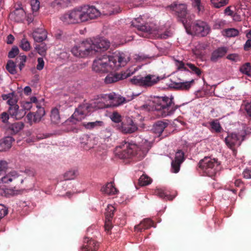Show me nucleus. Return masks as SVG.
I'll return each mask as SVG.
<instances>
[{
  "mask_svg": "<svg viewBox=\"0 0 251 251\" xmlns=\"http://www.w3.org/2000/svg\"><path fill=\"white\" fill-rule=\"evenodd\" d=\"M100 12L94 6L84 5L69 10L60 17V20L66 25H75L95 19Z\"/></svg>",
  "mask_w": 251,
  "mask_h": 251,
  "instance_id": "1",
  "label": "nucleus"
},
{
  "mask_svg": "<svg viewBox=\"0 0 251 251\" xmlns=\"http://www.w3.org/2000/svg\"><path fill=\"white\" fill-rule=\"evenodd\" d=\"M109 46L110 42L107 39L100 38L95 39L94 41L91 40L83 41L78 45L74 47L71 52L77 57L85 58L96 52L104 51Z\"/></svg>",
  "mask_w": 251,
  "mask_h": 251,
  "instance_id": "2",
  "label": "nucleus"
},
{
  "mask_svg": "<svg viewBox=\"0 0 251 251\" xmlns=\"http://www.w3.org/2000/svg\"><path fill=\"white\" fill-rule=\"evenodd\" d=\"M119 148L123 149L118 153V156L120 159H124L135 157L138 160L144 158L150 148L149 143L146 142L140 146L135 143L126 142Z\"/></svg>",
  "mask_w": 251,
  "mask_h": 251,
  "instance_id": "3",
  "label": "nucleus"
},
{
  "mask_svg": "<svg viewBox=\"0 0 251 251\" xmlns=\"http://www.w3.org/2000/svg\"><path fill=\"white\" fill-rule=\"evenodd\" d=\"M179 107L175 104L173 96L159 97L156 100L155 104V109L158 111V114L162 117L173 114Z\"/></svg>",
  "mask_w": 251,
  "mask_h": 251,
  "instance_id": "4",
  "label": "nucleus"
},
{
  "mask_svg": "<svg viewBox=\"0 0 251 251\" xmlns=\"http://www.w3.org/2000/svg\"><path fill=\"white\" fill-rule=\"evenodd\" d=\"M193 19H190L189 22L183 25L189 34H193L200 35L201 36H205L209 32L210 28L206 23L201 21H196L195 22H192Z\"/></svg>",
  "mask_w": 251,
  "mask_h": 251,
  "instance_id": "5",
  "label": "nucleus"
},
{
  "mask_svg": "<svg viewBox=\"0 0 251 251\" xmlns=\"http://www.w3.org/2000/svg\"><path fill=\"white\" fill-rule=\"evenodd\" d=\"M219 165V163L215 158L205 157L199 162V167L204 175L212 177L216 174Z\"/></svg>",
  "mask_w": 251,
  "mask_h": 251,
  "instance_id": "6",
  "label": "nucleus"
},
{
  "mask_svg": "<svg viewBox=\"0 0 251 251\" xmlns=\"http://www.w3.org/2000/svg\"><path fill=\"white\" fill-rule=\"evenodd\" d=\"M168 7L173 11H174L182 23L183 25L186 24L189 19H194V16L189 13L187 9L186 4L179 3L178 1L174 2Z\"/></svg>",
  "mask_w": 251,
  "mask_h": 251,
  "instance_id": "7",
  "label": "nucleus"
},
{
  "mask_svg": "<svg viewBox=\"0 0 251 251\" xmlns=\"http://www.w3.org/2000/svg\"><path fill=\"white\" fill-rule=\"evenodd\" d=\"M159 80L158 76L149 74L144 76H134L130 79V82L136 86L147 88L156 84Z\"/></svg>",
  "mask_w": 251,
  "mask_h": 251,
  "instance_id": "8",
  "label": "nucleus"
},
{
  "mask_svg": "<svg viewBox=\"0 0 251 251\" xmlns=\"http://www.w3.org/2000/svg\"><path fill=\"white\" fill-rule=\"evenodd\" d=\"M115 66L114 64H112L109 62L108 56H103L102 58H98L93 61L92 69L96 73H103L114 71L113 67Z\"/></svg>",
  "mask_w": 251,
  "mask_h": 251,
  "instance_id": "9",
  "label": "nucleus"
},
{
  "mask_svg": "<svg viewBox=\"0 0 251 251\" xmlns=\"http://www.w3.org/2000/svg\"><path fill=\"white\" fill-rule=\"evenodd\" d=\"M131 25L137 28V34L145 38L149 37V35L153 33V29L148 23H145L143 19L139 17L132 22Z\"/></svg>",
  "mask_w": 251,
  "mask_h": 251,
  "instance_id": "10",
  "label": "nucleus"
},
{
  "mask_svg": "<svg viewBox=\"0 0 251 251\" xmlns=\"http://www.w3.org/2000/svg\"><path fill=\"white\" fill-rule=\"evenodd\" d=\"M90 105L88 103H86L80 104L75 109L74 114L70 118V122L75 123V121H81L87 114Z\"/></svg>",
  "mask_w": 251,
  "mask_h": 251,
  "instance_id": "11",
  "label": "nucleus"
},
{
  "mask_svg": "<svg viewBox=\"0 0 251 251\" xmlns=\"http://www.w3.org/2000/svg\"><path fill=\"white\" fill-rule=\"evenodd\" d=\"M108 56L109 62L115 65V66L113 67L114 71L118 70L121 66H124L126 63V60L123 53H115L114 55Z\"/></svg>",
  "mask_w": 251,
  "mask_h": 251,
  "instance_id": "12",
  "label": "nucleus"
},
{
  "mask_svg": "<svg viewBox=\"0 0 251 251\" xmlns=\"http://www.w3.org/2000/svg\"><path fill=\"white\" fill-rule=\"evenodd\" d=\"M184 153L181 150H178L175 154L174 160L171 163L172 171L174 173H178L180 170L181 163L184 161Z\"/></svg>",
  "mask_w": 251,
  "mask_h": 251,
  "instance_id": "13",
  "label": "nucleus"
},
{
  "mask_svg": "<svg viewBox=\"0 0 251 251\" xmlns=\"http://www.w3.org/2000/svg\"><path fill=\"white\" fill-rule=\"evenodd\" d=\"M36 107L37 110L35 112H30L27 115V118L30 123L39 122L45 114L44 108L41 104L37 105Z\"/></svg>",
  "mask_w": 251,
  "mask_h": 251,
  "instance_id": "14",
  "label": "nucleus"
},
{
  "mask_svg": "<svg viewBox=\"0 0 251 251\" xmlns=\"http://www.w3.org/2000/svg\"><path fill=\"white\" fill-rule=\"evenodd\" d=\"M111 3L105 4L103 8L102 13L105 15H110L118 13L121 8L117 4V1H111Z\"/></svg>",
  "mask_w": 251,
  "mask_h": 251,
  "instance_id": "15",
  "label": "nucleus"
},
{
  "mask_svg": "<svg viewBox=\"0 0 251 251\" xmlns=\"http://www.w3.org/2000/svg\"><path fill=\"white\" fill-rule=\"evenodd\" d=\"M99 243L89 237H85L84 239L83 245L81 248V250H85V251H97L99 249Z\"/></svg>",
  "mask_w": 251,
  "mask_h": 251,
  "instance_id": "16",
  "label": "nucleus"
},
{
  "mask_svg": "<svg viewBox=\"0 0 251 251\" xmlns=\"http://www.w3.org/2000/svg\"><path fill=\"white\" fill-rule=\"evenodd\" d=\"M128 76L125 73H117L111 72L104 78L106 84H111L116 82L120 80L126 78Z\"/></svg>",
  "mask_w": 251,
  "mask_h": 251,
  "instance_id": "17",
  "label": "nucleus"
},
{
  "mask_svg": "<svg viewBox=\"0 0 251 251\" xmlns=\"http://www.w3.org/2000/svg\"><path fill=\"white\" fill-rule=\"evenodd\" d=\"M13 181L17 184L18 182L22 184L24 182V179L21 176H18L15 172H11L0 178V181L4 183H7Z\"/></svg>",
  "mask_w": 251,
  "mask_h": 251,
  "instance_id": "18",
  "label": "nucleus"
},
{
  "mask_svg": "<svg viewBox=\"0 0 251 251\" xmlns=\"http://www.w3.org/2000/svg\"><path fill=\"white\" fill-rule=\"evenodd\" d=\"M8 112L11 117L17 120L21 119L25 116L26 113L23 109H19L18 105L9 106Z\"/></svg>",
  "mask_w": 251,
  "mask_h": 251,
  "instance_id": "19",
  "label": "nucleus"
},
{
  "mask_svg": "<svg viewBox=\"0 0 251 251\" xmlns=\"http://www.w3.org/2000/svg\"><path fill=\"white\" fill-rule=\"evenodd\" d=\"M226 145L230 149H233L236 145L239 146V138L237 134L231 133L225 138Z\"/></svg>",
  "mask_w": 251,
  "mask_h": 251,
  "instance_id": "20",
  "label": "nucleus"
},
{
  "mask_svg": "<svg viewBox=\"0 0 251 251\" xmlns=\"http://www.w3.org/2000/svg\"><path fill=\"white\" fill-rule=\"evenodd\" d=\"M153 226V222L150 219H144L140 223L135 226V230L137 231L142 232Z\"/></svg>",
  "mask_w": 251,
  "mask_h": 251,
  "instance_id": "21",
  "label": "nucleus"
},
{
  "mask_svg": "<svg viewBox=\"0 0 251 251\" xmlns=\"http://www.w3.org/2000/svg\"><path fill=\"white\" fill-rule=\"evenodd\" d=\"M119 129L124 133H131L137 129V126L134 124L132 120H130L128 124L121 123L119 127Z\"/></svg>",
  "mask_w": 251,
  "mask_h": 251,
  "instance_id": "22",
  "label": "nucleus"
},
{
  "mask_svg": "<svg viewBox=\"0 0 251 251\" xmlns=\"http://www.w3.org/2000/svg\"><path fill=\"white\" fill-rule=\"evenodd\" d=\"M14 139L11 136H7L3 140H0V151H5L8 150L12 146Z\"/></svg>",
  "mask_w": 251,
  "mask_h": 251,
  "instance_id": "23",
  "label": "nucleus"
},
{
  "mask_svg": "<svg viewBox=\"0 0 251 251\" xmlns=\"http://www.w3.org/2000/svg\"><path fill=\"white\" fill-rule=\"evenodd\" d=\"M34 41L36 42H42L47 38V33L43 29H38L32 33Z\"/></svg>",
  "mask_w": 251,
  "mask_h": 251,
  "instance_id": "24",
  "label": "nucleus"
},
{
  "mask_svg": "<svg viewBox=\"0 0 251 251\" xmlns=\"http://www.w3.org/2000/svg\"><path fill=\"white\" fill-rule=\"evenodd\" d=\"M227 51L226 47H220L215 50L212 53L211 60L216 62L219 58L223 57Z\"/></svg>",
  "mask_w": 251,
  "mask_h": 251,
  "instance_id": "25",
  "label": "nucleus"
},
{
  "mask_svg": "<svg viewBox=\"0 0 251 251\" xmlns=\"http://www.w3.org/2000/svg\"><path fill=\"white\" fill-rule=\"evenodd\" d=\"M24 127V124L21 122H16L11 124L7 128V131L11 134H16Z\"/></svg>",
  "mask_w": 251,
  "mask_h": 251,
  "instance_id": "26",
  "label": "nucleus"
},
{
  "mask_svg": "<svg viewBox=\"0 0 251 251\" xmlns=\"http://www.w3.org/2000/svg\"><path fill=\"white\" fill-rule=\"evenodd\" d=\"M168 126V124L161 121L156 122L153 125L152 130L158 135L161 136L164 129Z\"/></svg>",
  "mask_w": 251,
  "mask_h": 251,
  "instance_id": "27",
  "label": "nucleus"
},
{
  "mask_svg": "<svg viewBox=\"0 0 251 251\" xmlns=\"http://www.w3.org/2000/svg\"><path fill=\"white\" fill-rule=\"evenodd\" d=\"M101 191L107 195H114L117 192V189L111 182L107 183L101 188Z\"/></svg>",
  "mask_w": 251,
  "mask_h": 251,
  "instance_id": "28",
  "label": "nucleus"
},
{
  "mask_svg": "<svg viewBox=\"0 0 251 251\" xmlns=\"http://www.w3.org/2000/svg\"><path fill=\"white\" fill-rule=\"evenodd\" d=\"M154 194L159 198L172 201L174 197L168 194L165 190L162 188H156L154 191Z\"/></svg>",
  "mask_w": 251,
  "mask_h": 251,
  "instance_id": "29",
  "label": "nucleus"
},
{
  "mask_svg": "<svg viewBox=\"0 0 251 251\" xmlns=\"http://www.w3.org/2000/svg\"><path fill=\"white\" fill-rule=\"evenodd\" d=\"M194 82V80L191 81L180 82L175 84V88L177 89L182 90H188L191 87V85Z\"/></svg>",
  "mask_w": 251,
  "mask_h": 251,
  "instance_id": "30",
  "label": "nucleus"
},
{
  "mask_svg": "<svg viewBox=\"0 0 251 251\" xmlns=\"http://www.w3.org/2000/svg\"><path fill=\"white\" fill-rule=\"evenodd\" d=\"M50 120L52 123L54 124H58L60 123V117L59 110L55 107L51 111Z\"/></svg>",
  "mask_w": 251,
  "mask_h": 251,
  "instance_id": "31",
  "label": "nucleus"
},
{
  "mask_svg": "<svg viewBox=\"0 0 251 251\" xmlns=\"http://www.w3.org/2000/svg\"><path fill=\"white\" fill-rule=\"evenodd\" d=\"M15 20L17 22H22L25 19V13L24 9L14 10Z\"/></svg>",
  "mask_w": 251,
  "mask_h": 251,
  "instance_id": "32",
  "label": "nucleus"
},
{
  "mask_svg": "<svg viewBox=\"0 0 251 251\" xmlns=\"http://www.w3.org/2000/svg\"><path fill=\"white\" fill-rule=\"evenodd\" d=\"M103 125V123L102 121H97L94 122H83L82 125L84 126L86 128L91 129L97 126H101Z\"/></svg>",
  "mask_w": 251,
  "mask_h": 251,
  "instance_id": "33",
  "label": "nucleus"
},
{
  "mask_svg": "<svg viewBox=\"0 0 251 251\" xmlns=\"http://www.w3.org/2000/svg\"><path fill=\"white\" fill-rule=\"evenodd\" d=\"M151 178L146 175H142L139 179V184L142 186L148 185L151 184Z\"/></svg>",
  "mask_w": 251,
  "mask_h": 251,
  "instance_id": "34",
  "label": "nucleus"
},
{
  "mask_svg": "<svg viewBox=\"0 0 251 251\" xmlns=\"http://www.w3.org/2000/svg\"><path fill=\"white\" fill-rule=\"evenodd\" d=\"M6 69L11 74L14 75L17 73L16 70V63L12 60H9L7 61L6 65Z\"/></svg>",
  "mask_w": 251,
  "mask_h": 251,
  "instance_id": "35",
  "label": "nucleus"
},
{
  "mask_svg": "<svg viewBox=\"0 0 251 251\" xmlns=\"http://www.w3.org/2000/svg\"><path fill=\"white\" fill-rule=\"evenodd\" d=\"M77 175V171L75 170H70L66 172L64 175L65 180H72L75 179Z\"/></svg>",
  "mask_w": 251,
  "mask_h": 251,
  "instance_id": "36",
  "label": "nucleus"
},
{
  "mask_svg": "<svg viewBox=\"0 0 251 251\" xmlns=\"http://www.w3.org/2000/svg\"><path fill=\"white\" fill-rule=\"evenodd\" d=\"M115 208L112 205H108L105 213V219L112 220L114 216Z\"/></svg>",
  "mask_w": 251,
  "mask_h": 251,
  "instance_id": "37",
  "label": "nucleus"
},
{
  "mask_svg": "<svg viewBox=\"0 0 251 251\" xmlns=\"http://www.w3.org/2000/svg\"><path fill=\"white\" fill-rule=\"evenodd\" d=\"M26 61V56L25 55H20L16 59V63H19V68L21 71L25 66V63Z\"/></svg>",
  "mask_w": 251,
  "mask_h": 251,
  "instance_id": "38",
  "label": "nucleus"
},
{
  "mask_svg": "<svg viewBox=\"0 0 251 251\" xmlns=\"http://www.w3.org/2000/svg\"><path fill=\"white\" fill-rule=\"evenodd\" d=\"M175 66L176 67L177 70H184L187 72L190 71L186 67V64H185L182 61H179L177 59H174Z\"/></svg>",
  "mask_w": 251,
  "mask_h": 251,
  "instance_id": "39",
  "label": "nucleus"
},
{
  "mask_svg": "<svg viewBox=\"0 0 251 251\" xmlns=\"http://www.w3.org/2000/svg\"><path fill=\"white\" fill-rule=\"evenodd\" d=\"M35 48L39 54L41 55H45L47 47L45 43H41L36 45Z\"/></svg>",
  "mask_w": 251,
  "mask_h": 251,
  "instance_id": "40",
  "label": "nucleus"
},
{
  "mask_svg": "<svg viewBox=\"0 0 251 251\" xmlns=\"http://www.w3.org/2000/svg\"><path fill=\"white\" fill-rule=\"evenodd\" d=\"M251 70V66L250 63H246L245 64L243 65L240 68V71L248 76L250 75V71Z\"/></svg>",
  "mask_w": 251,
  "mask_h": 251,
  "instance_id": "41",
  "label": "nucleus"
},
{
  "mask_svg": "<svg viewBox=\"0 0 251 251\" xmlns=\"http://www.w3.org/2000/svg\"><path fill=\"white\" fill-rule=\"evenodd\" d=\"M211 127L212 129H213L215 132L217 133L221 132L222 128L219 123L217 121H213L210 123Z\"/></svg>",
  "mask_w": 251,
  "mask_h": 251,
  "instance_id": "42",
  "label": "nucleus"
},
{
  "mask_svg": "<svg viewBox=\"0 0 251 251\" xmlns=\"http://www.w3.org/2000/svg\"><path fill=\"white\" fill-rule=\"evenodd\" d=\"M110 118L113 122L116 123H119L122 122V116L117 111L113 112L111 115Z\"/></svg>",
  "mask_w": 251,
  "mask_h": 251,
  "instance_id": "43",
  "label": "nucleus"
},
{
  "mask_svg": "<svg viewBox=\"0 0 251 251\" xmlns=\"http://www.w3.org/2000/svg\"><path fill=\"white\" fill-rule=\"evenodd\" d=\"M186 65L191 70V71H190L189 72L194 73L198 75H201V71L200 69L199 68L197 67L195 65L190 63H186Z\"/></svg>",
  "mask_w": 251,
  "mask_h": 251,
  "instance_id": "44",
  "label": "nucleus"
},
{
  "mask_svg": "<svg viewBox=\"0 0 251 251\" xmlns=\"http://www.w3.org/2000/svg\"><path fill=\"white\" fill-rule=\"evenodd\" d=\"M186 65L191 70V71H190L189 72L194 73L198 75H201V71L200 69L199 68L197 67L195 65L190 63H186Z\"/></svg>",
  "mask_w": 251,
  "mask_h": 251,
  "instance_id": "45",
  "label": "nucleus"
},
{
  "mask_svg": "<svg viewBox=\"0 0 251 251\" xmlns=\"http://www.w3.org/2000/svg\"><path fill=\"white\" fill-rule=\"evenodd\" d=\"M226 35L227 37H235L238 35L239 32L238 30L234 28H228L226 30Z\"/></svg>",
  "mask_w": 251,
  "mask_h": 251,
  "instance_id": "46",
  "label": "nucleus"
},
{
  "mask_svg": "<svg viewBox=\"0 0 251 251\" xmlns=\"http://www.w3.org/2000/svg\"><path fill=\"white\" fill-rule=\"evenodd\" d=\"M225 24V21L221 19L216 20L214 22L213 28L217 29L222 28L224 27Z\"/></svg>",
  "mask_w": 251,
  "mask_h": 251,
  "instance_id": "47",
  "label": "nucleus"
},
{
  "mask_svg": "<svg viewBox=\"0 0 251 251\" xmlns=\"http://www.w3.org/2000/svg\"><path fill=\"white\" fill-rule=\"evenodd\" d=\"M19 50L17 47H13L8 53V57L10 58L15 57L19 53Z\"/></svg>",
  "mask_w": 251,
  "mask_h": 251,
  "instance_id": "48",
  "label": "nucleus"
},
{
  "mask_svg": "<svg viewBox=\"0 0 251 251\" xmlns=\"http://www.w3.org/2000/svg\"><path fill=\"white\" fill-rule=\"evenodd\" d=\"M20 47L25 51L29 50L30 49V44L25 39H23L21 40Z\"/></svg>",
  "mask_w": 251,
  "mask_h": 251,
  "instance_id": "49",
  "label": "nucleus"
},
{
  "mask_svg": "<svg viewBox=\"0 0 251 251\" xmlns=\"http://www.w3.org/2000/svg\"><path fill=\"white\" fill-rule=\"evenodd\" d=\"M211 5L216 8H220L228 3V1H210Z\"/></svg>",
  "mask_w": 251,
  "mask_h": 251,
  "instance_id": "50",
  "label": "nucleus"
},
{
  "mask_svg": "<svg viewBox=\"0 0 251 251\" xmlns=\"http://www.w3.org/2000/svg\"><path fill=\"white\" fill-rule=\"evenodd\" d=\"M8 208L3 204H0V220L8 214Z\"/></svg>",
  "mask_w": 251,
  "mask_h": 251,
  "instance_id": "51",
  "label": "nucleus"
},
{
  "mask_svg": "<svg viewBox=\"0 0 251 251\" xmlns=\"http://www.w3.org/2000/svg\"><path fill=\"white\" fill-rule=\"evenodd\" d=\"M33 105L31 104V102L29 101H23L21 103V106L22 108L21 109H23L25 111L29 110L33 106Z\"/></svg>",
  "mask_w": 251,
  "mask_h": 251,
  "instance_id": "52",
  "label": "nucleus"
},
{
  "mask_svg": "<svg viewBox=\"0 0 251 251\" xmlns=\"http://www.w3.org/2000/svg\"><path fill=\"white\" fill-rule=\"evenodd\" d=\"M40 1H30V6L33 12H37L40 8Z\"/></svg>",
  "mask_w": 251,
  "mask_h": 251,
  "instance_id": "53",
  "label": "nucleus"
},
{
  "mask_svg": "<svg viewBox=\"0 0 251 251\" xmlns=\"http://www.w3.org/2000/svg\"><path fill=\"white\" fill-rule=\"evenodd\" d=\"M4 196L7 197L14 196L18 194L17 191L12 189H6L4 190Z\"/></svg>",
  "mask_w": 251,
  "mask_h": 251,
  "instance_id": "54",
  "label": "nucleus"
},
{
  "mask_svg": "<svg viewBox=\"0 0 251 251\" xmlns=\"http://www.w3.org/2000/svg\"><path fill=\"white\" fill-rule=\"evenodd\" d=\"M244 104L243 105L244 106L245 110L248 116L251 118V102L244 101Z\"/></svg>",
  "mask_w": 251,
  "mask_h": 251,
  "instance_id": "55",
  "label": "nucleus"
},
{
  "mask_svg": "<svg viewBox=\"0 0 251 251\" xmlns=\"http://www.w3.org/2000/svg\"><path fill=\"white\" fill-rule=\"evenodd\" d=\"M226 58L234 62L239 61L241 60L240 56L238 54L235 53L228 55Z\"/></svg>",
  "mask_w": 251,
  "mask_h": 251,
  "instance_id": "56",
  "label": "nucleus"
},
{
  "mask_svg": "<svg viewBox=\"0 0 251 251\" xmlns=\"http://www.w3.org/2000/svg\"><path fill=\"white\" fill-rule=\"evenodd\" d=\"M201 1H194L193 3V6L198 10V12L202 11L204 9V7L201 4Z\"/></svg>",
  "mask_w": 251,
  "mask_h": 251,
  "instance_id": "57",
  "label": "nucleus"
},
{
  "mask_svg": "<svg viewBox=\"0 0 251 251\" xmlns=\"http://www.w3.org/2000/svg\"><path fill=\"white\" fill-rule=\"evenodd\" d=\"M245 1H239L238 4L235 6V8L239 12V9H246L247 7Z\"/></svg>",
  "mask_w": 251,
  "mask_h": 251,
  "instance_id": "58",
  "label": "nucleus"
},
{
  "mask_svg": "<svg viewBox=\"0 0 251 251\" xmlns=\"http://www.w3.org/2000/svg\"><path fill=\"white\" fill-rule=\"evenodd\" d=\"M111 220L109 219H105V230L108 233L111 229L112 228V223H111Z\"/></svg>",
  "mask_w": 251,
  "mask_h": 251,
  "instance_id": "59",
  "label": "nucleus"
},
{
  "mask_svg": "<svg viewBox=\"0 0 251 251\" xmlns=\"http://www.w3.org/2000/svg\"><path fill=\"white\" fill-rule=\"evenodd\" d=\"M38 64L36 66V68L38 70H42L44 67V61L41 57L38 58L37 59Z\"/></svg>",
  "mask_w": 251,
  "mask_h": 251,
  "instance_id": "60",
  "label": "nucleus"
},
{
  "mask_svg": "<svg viewBox=\"0 0 251 251\" xmlns=\"http://www.w3.org/2000/svg\"><path fill=\"white\" fill-rule=\"evenodd\" d=\"M7 168V163L5 161L0 160V174L5 172Z\"/></svg>",
  "mask_w": 251,
  "mask_h": 251,
  "instance_id": "61",
  "label": "nucleus"
},
{
  "mask_svg": "<svg viewBox=\"0 0 251 251\" xmlns=\"http://www.w3.org/2000/svg\"><path fill=\"white\" fill-rule=\"evenodd\" d=\"M151 57L150 56H149L148 55H145V54L139 55V54H138V55H136V57H135V59L137 61L140 62V61L145 60L147 59H149Z\"/></svg>",
  "mask_w": 251,
  "mask_h": 251,
  "instance_id": "62",
  "label": "nucleus"
},
{
  "mask_svg": "<svg viewBox=\"0 0 251 251\" xmlns=\"http://www.w3.org/2000/svg\"><path fill=\"white\" fill-rule=\"evenodd\" d=\"M243 175L245 178H251V168L245 169L243 172Z\"/></svg>",
  "mask_w": 251,
  "mask_h": 251,
  "instance_id": "63",
  "label": "nucleus"
},
{
  "mask_svg": "<svg viewBox=\"0 0 251 251\" xmlns=\"http://www.w3.org/2000/svg\"><path fill=\"white\" fill-rule=\"evenodd\" d=\"M0 118L3 123H7L9 119V114L4 112L1 113Z\"/></svg>",
  "mask_w": 251,
  "mask_h": 251,
  "instance_id": "64",
  "label": "nucleus"
}]
</instances>
